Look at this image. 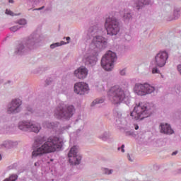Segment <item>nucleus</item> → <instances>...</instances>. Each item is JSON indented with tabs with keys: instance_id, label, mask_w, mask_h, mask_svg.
Masks as SVG:
<instances>
[{
	"instance_id": "nucleus-4",
	"label": "nucleus",
	"mask_w": 181,
	"mask_h": 181,
	"mask_svg": "<svg viewBox=\"0 0 181 181\" xmlns=\"http://www.w3.org/2000/svg\"><path fill=\"white\" fill-rule=\"evenodd\" d=\"M76 112V107L73 105H66L59 103L54 110V116L57 119L69 121Z\"/></svg>"
},
{
	"instance_id": "nucleus-2",
	"label": "nucleus",
	"mask_w": 181,
	"mask_h": 181,
	"mask_svg": "<svg viewBox=\"0 0 181 181\" xmlns=\"http://www.w3.org/2000/svg\"><path fill=\"white\" fill-rule=\"evenodd\" d=\"M40 42V35L38 34H32L17 46L14 53L18 56L25 54V53L30 52V50L36 49L39 46Z\"/></svg>"
},
{
	"instance_id": "nucleus-33",
	"label": "nucleus",
	"mask_w": 181,
	"mask_h": 181,
	"mask_svg": "<svg viewBox=\"0 0 181 181\" xmlns=\"http://www.w3.org/2000/svg\"><path fill=\"white\" fill-rule=\"evenodd\" d=\"M52 80L50 78H48L45 81V86H50V84H52Z\"/></svg>"
},
{
	"instance_id": "nucleus-12",
	"label": "nucleus",
	"mask_w": 181,
	"mask_h": 181,
	"mask_svg": "<svg viewBox=\"0 0 181 181\" xmlns=\"http://www.w3.org/2000/svg\"><path fill=\"white\" fill-rule=\"evenodd\" d=\"M103 35H98L94 37L90 43L92 50H97L98 53L107 47V39Z\"/></svg>"
},
{
	"instance_id": "nucleus-44",
	"label": "nucleus",
	"mask_w": 181,
	"mask_h": 181,
	"mask_svg": "<svg viewBox=\"0 0 181 181\" xmlns=\"http://www.w3.org/2000/svg\"><path fill=\"white\" fill-rule=\"evenodd\" d=\"M9 4H13L14 1L13 0H8Z\"/></svg>"
},
{
	"instance_id": "nucleus-16",
	"label": "nucleus",
	"mask_w": 181,
	"mask_h": 181,
	"mask_svg": "<svg viewBox=\"0 0 181 181\" xmlns=\"http://www.w3.org/2000/svg\"><path fill=\"white\" fill-rule=\"evenodd\" d=\"M74 91L76 94L84 95L88 92V85L83 82L76 83L74 86Z\"/></svg>"
},
{
	"instance_id": "nucleus-37",
	"label": "nucleus",
	"mask_w": 181,
	"mask_h": 181,
	"mask_svg": "<svg viewBox=\"0 0 181 181\" xmlns=\"http://www.w3.org/2000/svg\"><path fill=\"white\" fill-rule=\"evenodd\" d=\"M120 75L121 76H125V69H122L120 71Z\"/></svg>"
},
{
	"instance_id": "nucleus-46",
	"label": "nucleus",
	"mask_w": 181,
	"mask_h": 181,
	"mask_svg": "<svg viewBox=\"0 0 181 181\" xmlns=\"http://www.w3.org/2000/svg\"><path fill=\"white\" fill-rule=\"evenodd\" d=\"M117 122H121V120L119 119H118L117 120H116Z\"/></svg>"
},
{
	"instance_id": "nucleus-22",
	"label": "nucleus",
	"mask_w": 181,
	"mask_h": 181,
	"mask_svg": "<svg viewBox=\"0 0 181 181\" xmlns=\"http://www.w3.org/2000/svg\"><path fill=\"white\" fill-rule=\"evenodd\" d=\"M120 13L125 23H129L132 21V12L130 10H124Z\"/></svg>"
},
{
	"instance_id": "nucleus-1",
	"label": "nucleus",
	"mask_w": 181,
	"mask_h": 181,
	"mask_svg": "<svg viewBox=\"0 0 181 181\" xmlns=\"http://www.w3.org/2000/svg\"><path fill=\"white\" fill-rule=\"evenodd\" d=\"M33 146L35 149L32 153V158H37V156H42L45 153H50L51 152H56L57 149H62L63 141L57 136H50L45 142L43 138L37 137L35 139Z\"/></svg>"
},
{
	"instance_id": "nucleus-10",
	"label": "nucleus",
	"mask_w": 181,
	"mask_h": 181,
	"mask_svg": "<svg viewBox=\"0 0 181 181\" xmlns=\"http://www.w3.org/2000/svg\"><path fill=\"white\" fill-rule=\"evenodd\" d=\"M18 129L24 132H35V134H39L40 132V124L34 123L31 121H21L18 122Z\"/></svg>"
},
{
	"instance_id": "nucleus-29",
	"label": "nucleus",
	"mask_w": 181,
	"mask_h": 181,
	"mask_svg": "<svg viewBox=\"0 0 181 181\" xmlns=\"http://www.w3.org/2000/svg\"><path fill=\"white\" fill-rule=\"evenodd\" d=\"M124 134L126 135V136H133L134 135V130H124Z\"/></svg>"
},
{
	"instance_id": "nucleus-42",
	"label": "nucleus",
	"mask_w": 181,
	"mask_h": 181,
	"mask_svg": "<svg viewBox=\"0 0 181 181\" xmlns=\"http://www.w3.org/2000/svg\"><path fill=\"white\" fill-rule=\"evenodd\" d=\"M35 166H40V163L39 162L35 163Z\"/></svg>"
},
{
	"instance_id": "nucleus-34",
	"label": "nucleus",
	"mask_w": 181,
	"mask_h": 181,
	"mask_svg": "<svg viewBox=\"0 0 181 181\" xmlns=\"http://www.w3.org/2000/svg\"><path fill=\"white\" fill-rule=\"evenodd\" d=\"M6 15H10L11 16H13V12H12L11 10L6 9Z\"/></svg>"
},
{
	"instance_id": "nucleus-8",
	"label": "nucleus",
	"mask_w": 181,
	"mask_h": 181,
	"mask_svg": "<svg viewBox=\"0 0 181 181\" xmlns=\"http://www.w3.org/2000/svg\"><path fill=\"white\" fill-rule=\"evenodd\" d=\"M168 59H169V54L166 52V51H160L156 54L154 58L155 66L152 68L153 74H159V73H160V71L158 69V67H165Z\"/></svg>"
},
{
	"instance_id": "nucleus-39",
	"label": "nucleus",
	"mask_w": 181,
	"mask_h": 181,
	"mask_svg": "<svg viewBox=\"0 0 181 181\" xmlns=\"http://www.w3.org/2000/svg\"><path fill=\"white\" fill-rule=\"evenodd\" d=\"M28 111L33 113V109H32L31 107H28Z\"/></svg>"
},
{
	"instance_id": "nucleus-6",
	"label": "nucleus",
	"mask_w": 181,
	"mask_h": 181,
	"mask_svg": "<svg viewBox=\"0 0 181 181\" xmlns=\"http://www.w3.org/2000/svg\"><path fill=\"white\" fill-rule=\"evenodd\" d=\"M107 97L112 104L119 105L125 99V92L122 88L116 85L110 88L107 92Z\"/></svg>"
},
{
	"instance_id": "nucleus-7",
	"label": "nucleus",
	"mask_w": 181,
	"mask_h": 181,
	"mask_svg": "<svg viewBox=\"0 0 181 181\" xmlns=\"http://www.w3.org/2000/svg\"><path fill=\"white\" fill-rule=\"evenodd\" d=\"M105 33L110 36H115L119 32V20L114 16H109L105 18Z\"/></svg>"
},
{
	"instance_id": "nucleus-23",
	"label": "nucleus",
	"mask_w": 181,
	"mask_h": 181,
	"mask_svg": "<svg viewBox=\"0 0 181 181\" xmlns=\"http://www.w3.org/2000/svg\"><path fill=\"white\" fill-rule=\"evenodd\" d=\"M16 145V142L12 141H5L3 144H0V149H11V148H13Z\"/></svg>"
},
{
	"instance_id": "nucleus-24",
	"label": "nucleus",
	"mask_w": 181,
	"mask_h": 181,
	"mask_svg": "<svg viewBox=\"0 0 181 181\" xmlns=\"http://www.w3.org/2000/svg\"><path fill=\"white\" fill-rule=\"evenodd\" d=\"M180 8H174V17H169L167 18L166 20L168 21H173V19H178L179 16H180Z\"/></svg>"
},
{
	"instance_id": "nucleus-30",
	"label": "nucleus",
	"mask_w": 181,
	"mask_h": 181,
	"mask_svg": "<svg viewBox=\"0 0 181 181\" xmlns=\"http://www.w3.org/2000/svg\"><path fill=\"white\" fill-rule=\"evenodd\" d=\"M102 170L105 175H111L113 172L112 170H110L108 168H103Z\"/></svg>"
},
{
	"instance_id": "nucleus-18",
	"label": "nucleus",
	"mask_w": 181,
	"mask_h": 181,
	"mask_svg": "<svg viewBox=\"0 0 181 181\" xmlns=\"http://www.w3.org/2000/svg\"><path fill=\"white\" fill-rule=\"evenodd\" d=\"M74 76L79 80H84V78H87V76H88V69H87L86 66H80L74 71Z\"/></svg>"
},
{
	"instance_id": "nucleus-17",
	"label": "nucleus",
	"mask_w": 181,
	"mask_h": 181,
	"mask_svg": "<svg viewBox=\"0 0 181 181\" xmlns=\"http://www.w3.org/2000/svg\"><path fill=\"white\" fill-rule=\"evenodd\" d=\"M97 56H98V51L97 49L91 50L90 54L86 58L85 64L89 67H93L97 64Z\"/></svg>"
},
{
	"instance_id": "nucleus-47",
	"label": "nucleus",
	"mask_w": 181,
	"mask_h": 181,
	"mask_svg": "<svg viewBox=\"0 0 181 181\" xmlns=\"http://www.w3.org/2000/svg\"><path fill=\"white\" fill-rule=\"evenodd\" d=\"M0 160H2V155L0 154Z\"/></svg>"
},
{
	"instance_id": "nucleus-9",
	"label": "nucleus",
	"mask_w": 181,
	"mask_h": 181,
	"mask_svg": "<svg viewBox=\"0 0 181 181\" xmlns=\"http://www.w3.org/2000/svg\"><path fill=\"white\" fill-rule=\"evenodd\" d=\"M117 60V54L112 51L107 52L102 57L101 66L106 71H111L114 69V62Z\"/></svg>"
},
{
	"instance_id": "nucleus-28",
	"label": "nucleus",
	"mask_w": 181,
	"mask_h": 181,
	"mask_svg": "<svg viewBox=\"0 0 181 181\" xmlns=\"http://www.w3.org/2000/svg\"><path fill=\"white\" fill-rule=\"evenodd\" d=\"M18 180V175L13 174L8 178H6L4 181H16Z\"/></svg>"
},
{
	"instance_id": "nucleus-43",
	"label": "nucleus",
	"mask_w": 181,
	"mask_h": 181,
	"mask_svg": "<svg viewBox=\"0 0 181 181\" xmlns=\"http://www.w3.org/2000/svg\"><path fill=\"white\" fill-rule=\"evenodd\" d=\"M134 129H136V131L138 130V129H139V126L136 125L135 127H134Z\"/></svg>"
},
{
	"instance_id": "nucleus-14",
	"label": "nucleus",
	"mask_w": 181,
	"mask_h": 181,
	"mask_svg": "<svg viewBox=\"0 0 181 181\" xmlns=\"http://www.w3.org/2000/svg\"><path fill=\"white\" fill-rule=\"evenodd\" d=\"M78 148L77 146H74L69 151L68 153V157L69 158V163L71 165H80L81 162V156L78 154Z\"/></svg>"
},
{
	"instance_id": "nucleus-38",
	"label": "nucleus",
	"mask_w": 181,
	"mask_h": 181,
	"mask_svg": "<svg viewBox=\"0 0 181 181\" xmlns=\"http://www.w3.org/2000/svg\"><path fill=\"white\" fill-rule=\"evenodd\" d=\"M127 158L129 159V160L130 162H132V158H131V156L129 155V153L127 154Z\"/></svg>"
},
{
	"instance_id": "nucleus-31",
	"label": "nucleus",
	"mask_w": 181,
	"mask_h": 181,
	"mask_svg": "<svg viewBox=\"0 0 181 181\" xmlns=\"http://www.w3.org/2000/svg\"><path fill=\"white\" fill-rule=\"evenodd\" d=\"M21 28H22V27H21L19 25H14V26L10 28V30H11V32H18V30H19V29H21Z\"/></svg>"
},
{
	"instance_id": "nucleus-48",
	"label": "nucleus",
	"mask_w": 181,
	"mask_h": 181,
	"mask_svg": "<svg viewBox=\"0 0 181 181\" xmlns=\"http://www.w3.org/2000/svg\"><path fill=\"white\" fill-rule=\"evenodd\" d=\"M8 83H11V81H8Z\"/></svg>"
},
{
	"instance_id": "nucleus-45",
	"label": "nucleus",
	"mask_w": 181,
	"mask_h": 181,
	"mask_svg": "<svg viewBox=\"0 0 181 181\" xmlns=\"http://www.w3.org/2000/svg\"><path fill=\"white\" fill-rule=\"evenodd\" d=\"M177 173H179V174L181 173V169H179V170H177Z\"/></svg>"
},
{
	"instance_id": "nucleus-41",
	"label": "nucleus",
	"mask_w": 181,
	"mask_h": 181,
	"mask_svg": "<svg viewBox=\"0 0 181 181\" xmlns=\"http://www.w3.org/2000/svg\"><path fill=\"white\" fill-rule=\"evenodd\" d=\"M175 155H177V151L173 152L172 156H175Z\"/></svg>"
},
{
	"instance_id": "nucleus-11",
	"label": "nucleus",
	"mask_w": 181,
	"mask_h": 181,
	"mask_svg": "<svg viewBox=\"0 0 181 181\" xmlns=\"http://www.w3.org/2000/svg\"><path fill=\"white\" fill-rule=\"evenodd\" d=\"M155 87L149 85L148 83H136L134 87V91L137 95H146L152 94L155 91Z\"/></svg>"
},
{
	"instance_id": "nucleus-5",
	"label": "nucleus",
	"mask_w": 181,
	"mask_h": 181,
	"mask_svg": "<svg viewBox=\"0 0 181 181\" xmlns=\"http://www.w3.org/2000/svg\"><path fill=\"white\" fill-rule=\"evenodd\" d=\"M107 97L112 104L119 105L125 99V92L122 88L116 85L110 88L107 92Z\"/></svg>"
},
{
	"instance_id": "nucleus-35",
	"label": "nucleus",
	"mask_w": 181,
	"mask_h": 181,
	"mask_svg": "<svg viewBox=\"0 0 181 181\" xmlns=\"http://www.w3.org/2000/svg\"><path fill=\"white\" fill-rule=\"evenodd\" d=\"M124 148H125V145L122 144L121 147H118V150L119 151H122V152L124 153V152H125V149H124Z\"/></svg>"
},
{
	"instance_id": "nucleus-40",
	"label": "nucleus",
	"mask_w": 181,
	"mask_h": 181,
	"mask_svg": "<svg viewBox=\"0 0 181 181\" xmlns=\"http://www.w3.org/2000/svg\"><path fill=\"white\" fill-rule=\"evenodd\" d=\"M66 40H67V42H66V45H67V43H69V40H70V37H66Z\"/></svg>"
},
{
	"instance_id": "nucleus-27",
	"label": "nucleus",
	"mask_w": 181,
	"mask_h": 181,
	"mask_svg": "<svg viewBox=\"0 0 181 181\" xmlns=\"http://www.w3.org/2000/svg\"><path fill=\"white\" fill-rule=\"evenodd\" d=\"M103 103H104V98H97L93 101V103L91 104V107L95 105V104H103Z\"/></svg>"
},
{
	"instance_id": "nucleus-21",
	"label": "nucleus",
	"mask_w": 181,
	"mask_h": 181,
	"mask_svg": "<svg viewBox=\"0 0 181 181\" xmlns=\"http://www.w3.org/2000/svg\"><path fill=\"white\" fill-rule=\"evenodd\" d=\"M43 127L48 128L49 129H53V131H57L59 127H60V123L59 122H47L45 121L42 123Z\"/></svg>"
},
{
	"instance_id": "nucleus-15",
	"label": "nucleus",
	"mask_w": 181,
	"mask_h": 181,
	"mask_svg": "<svg viewBox=\"0 0 181 181\" xmlns=\"http://www.w3.org/2000/svg\"><path fill=\"white\" fill-rule=\"evenodd\" d=\"M22 101L19 99H14L7 106V112L8 114H18L22 110Z\"/></svg>"
},
{
	"instance_id": "nucleus-26",
	"label": "nucleus",
	"mask_w": 181,
	"mask_h": 181,
	"mask_svg": "<svg viewBox=\"0 0 181 181\" xmlns=\"http://www.w3.org/2000/svg\"><path fill=\"white\" fill-rule=\"evenodd\" d=\"M102 141H107L110 138V133L105 132L102 135L99 136Z\"/></svg>"
},
{
	"instance_id": "nucleus-36",
	"label": "nucleus",
	"mask_w": 181,
	"mask_h": 181,
	"mask_svg": "<svg viewBox=\"0 0 181 181\" xmlns=\"http://www.w3.org/2000/svg\"><path fill=\"white\" fill-rule=\"evenodd\" d=\"M44 8H45V6H43L40 8H34L33 11H42V10H43Z\"/></svg>"
},
{
	"instance_id": "nucleus-13",
	"label": "nucleus",
	"mask_w": 181,
	"mask_h": 181,
	"mask_svg": "<svg viewBox=\"0 0 181 181\" xmlns=\"http://www.w3.org/2000/svg\"><path fill=\"white\" fill-rule=\"evenodd\" d=\"M105 35V28L99 24H93L89 27L87 32V36L89 39L96 37V36H104Z\"/></svg>"
},
{
	"instance_id": "nucleus-32",
	"label": "nucleus",
	"mask_w": 181,
	"mask_h": 181,
	"mask_svg": "<svg viewBox=\"0 0 181 181\" xmlns=\"http://www.w3.org/2000/svg\"><path fill=\"white\" fill-rule=\"evenodd\" d=\"M17 23H18V25H26L28 22L26 21V19L21 18L17 21Z\"/></svg>"
},
{
	"instance_id": "nucleus-19",
	"label": "nucleus",
	"mask_w": 181,
	"mask_h": 181,
	"mask_svg": "<svg viewBox=\"0 0 181 181\" xmlns=\"http://www.w3.org/2000/svg\"><path fill=\"white\" fill-rule=\"evenodd\" d=\"M152 5V0H135L134 1V8L136 10L139 11L142 9L144 6Z\"/></svg>"
},
{
	"instance_id": "nucleus-25",
	"label": "nucleus",
	"mask_w": 181,
	"mask_h": 181,
	"mask_svg": "<svg viewBox=\"0 0 181 181\" xmlns=\"http://www.w3.org/2000/svg\"><path fill=\"white\" fill-rule=\"evenodd\" d=\"M63 45H66V42L61 41V42H55L50 45V48L55 49V47H59V46H63Z\"/></svg>"
},
{
	"instance_id": "nucleus-20",
	"label": "nucleus",
	"mask_w": 181,
	"mask_h": 181,
	"mask_svg": "<svg viewBox=\"0 0 181 181\" xmlns=\"http://www.w3.org/2000/svg\"><path fill=\"white\" fill-rule=\"evenodd\" d=\"M160 132L161 134H165V135H172L175 132L172 129L170 124L168 123H161L160 124Z\"/></svg>"
},
{
	"instance_id": "nucleus-3",
	"label": "nucleus",
	"mask_w": 181,
	"mask_h": 181,
	"mask_svg": "<svg viewBox=\"0 0 181 181\" xmlns=\"http://www.w3.org/2000/svg\"><path fill=\"white\" fill-rule=\"evenodd\" d=\"M130 115L134 121H142L152 115V106L149 103H139L134 107Z\"/></svg>"
}]
</instances>
